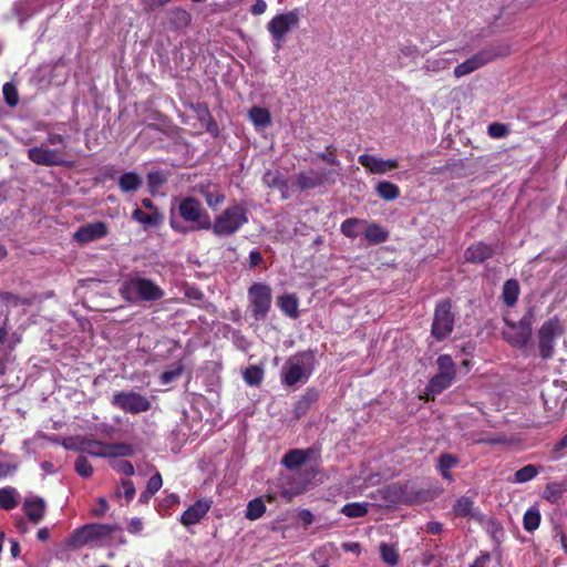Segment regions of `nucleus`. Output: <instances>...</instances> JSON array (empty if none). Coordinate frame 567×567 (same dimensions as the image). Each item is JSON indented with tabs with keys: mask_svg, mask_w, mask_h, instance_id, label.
Instances as JSON below:
<instances>
[{
	"mask_svg": "<svg viewBox=\"0 0 567 567\" xmlns=\"http://www.w3.org/2000/svg\"><path fill=\"white\" fill-rule=\"evenodd\" d=\"M340 512L349 518H360L368 514V504L357 502L348 503L341 508Z\"/></svg>",
	"mask_w": 567,
	"mask_h": 567,
	"instance_id": "a19ab883",
	"label": "nucleus"
},
{
	"mask_svg": "<svg viewBox=\"0 0 567 567\" xmlns=\"http://www.w3.org/2000/svg\"><path fill=\"white\" fill-rule=\"evenodd\" d=\"M134 449L128 443H107L106 457L132 456Z\"/></svg>",
	"mask_w": 567,
	"mask_h": 567,
	"instance_id": "4c0bfd02",
	"label": "nucleus"
},
{
	"mask_svg": "<svg viewBox=\"0 0 567 567\" xmlns=\"http://www.w3.org/2000/svg\"><path fill=\"white\" fill-rule=\"evenodd\" d=\"M0 301L4 302L6 305L13 306V307L21 306V305L29 306L32 303V299L25 298V297H20L18 295H14L9 291L0 292Z\"/></svg>",
	"mask_w": 567,
	"mask_h": 567,
	"instance_id": "a18cd8bd",
	"label": "nucleus"
},
{
	"mask_svg": "<svg viewBox=\"0 0 567 567\" xmlns=\"http://www.w3.org/2000/svg\"><path fill=\"white\" fill-rule=\"evenodd\" d=\"M540 512L537 507L528 508L523 517V527L526 532L533 533L540 525Z\"/></svg>",
	"mask_w": 567,
	"mask_h": 567,
	"instance_id": "e433bc0d",
	"label": "nucleus"
},
{
	"mask_svg": "<svg viewBox=\"0 0 567 567\" xmlns=\"http://www.w3.org/2000/svg\"><path fill=\"white\" fill-rule=\"evenodd\" d=\"M381 559L389 566H395L399 563V553L394 545L388 543L380 544Z\"/></svg>",
	"mask_w": 567,
	"mask_h": 567,
	"instance_id": "ea45409f",
	"label": "nucleus"
},
{
	"mask_svg": "<svg viewBox=\"0 0 567 567\" xmlns=\"http://www.w3.org/2000/svg\"><path fill=\"white\" fill-rule=\"evenodd\" d=\"M22 508L28 519L33 524H39L44 518L45 502L41 497L25 499Z\"/></svg>",
	"mask_w": 567,
	"mask_h": 567,
	"instance_id": "412c9836",
	"label": "nucleus"
},
{
	"mask_svg": "<svg viewBox=\"0 0 567 567\" xmlns=\"http://www.w3.org/2000/svg\"><path fill=\"white\" fill-rule=\"evenodd\" d=\"M461 460L457 455L451 453H442L437 457L436 471L441 477L449 484L455 481L452 470L458 466Z\"/></svg>",
	"mask_w": 567,
	"mask_h": 567,
	"instance_id": "aec40b11",
	"label": "nucleus"
},
{
	"mask_svg": "<svg viewBox=\"0 0 567 567\" xmlns=\"http://www.w3.org/2000/svg\"><path fill=\"white\" fill-rule=\"evenodd\" d=\"M66 152L62 150H52L44 145L34 146L28 150V158L41 166H66Z\"/></svg>",
	"mask_w": 567,
	"mask_h": 567,
	"instance_id": "4468645a",
	"label": "nucleus"
},
{
	"mask_svg": "<svg viewBox=\"0 0 567 567\" xmlns=\"http://www.w3.org/2000/svg\"><path fill=\"white\" fill-rule=\"evenodd\" d=\"M172 0H141L145 11L151 12L155 9L171 2Z\"/></svg>",
	"mask_w": 567,
	"mask_h": 567,
	"instance_id": "e2e57ef3",
	"label": "nucleus"
},
{
	"mask_svg": "<svg viewBox=\"0 0 567 567\" xmlns=\"http://www.w3.org/2000/svg\"><path fill=\"white\" fill-rule=\"evenodd\" d=\"M539 473V470L534 464H527L522 468L517 470L514 474V483H526L534 480Z\"/></svg>",
	"mask_w": 567,
	"mask_h": 567,
	"instance_id": "58836bf2",
	"label": "nucleus"
},
{
	"mask_svg": "<svg viewBox=\"0 0 567 567\" xmlns=\"http://www.w3.org/2000/svg\"><path fill=\"white\" fill-rule=\"evenodd\" d=\"M311 454H312V450H310V449L290 450L289 452H287L284 455V457L281 460V464L289 470H296V468L301 467L310 458Z\"/></svg>",
	"mask_w": 567,
	"mask_h": 567,
	"instance_id": "4be33fe9",
	"label": "nucleus"
},
{
	"mask_svg": "<svg viewBox=\"0 0 567 567\" xmlns=\"http://www.w3.org/2000/svg\"><path fill=\"white\" fill-rule=\"evenodd\" d=\"M267 10V3L265 0H256L255 3L250 8V13L252 16H261Z\"/></svg>",
	"mask_w": 567,
	"mask_h": 567,
	"instance_id": "69168bd1",
	"label": "nucleus"
},
{
	"mask_svg": "<svg viewBox=\"0 0 567 567\" xmlns=\"http://www.w3.org/2000/svg\"><path fill=\"white\" fill-rule=\"evenodd\" d=\"M184 371V365L182 363H177L173 369L166 370L162 372L159 380L162 384H169L176 379H178Z\"/></svg>",
	"mask_w": 567,
	"mask_h": 567,
	"instance_id": "de8ad7c7",
	"label": "nucleus"
},
{
	"mask_svg": "<svg viewBox=\"0 0 567 567\" xmlns=\"http://www.w3.org/2000/svg\"><path fill=\"white\" fill-rule=\"evenodd\" d=\"M315 363L316 357L312 350L296 353L286 361L281 372V382L287 386L306 382L315 369Z\"/></svg>",
	"mask_w": 567,
	"mask_h": 567,
	"instance_id": "7ed1b4c3",
	"label": "nucleus"
},
{
	"mask_svg": "<svg viewBox=\"0 0 567 567\" xmlns=\"http://www.w3.org/2000/svg\"><path fill=\"white\" fill-rule=\"evenodd\" d=\"M248 117L258 128H265L271 124L270 112L265 107L252 106L248 112Z\"/></svg>",
	"mask_w": 567,
	"mask_h": 567,
	"instance_id": "7c9ffc66",
	"label": "nucleus"
},
{
	"mask_svg": "<svg viewBox=\"0 0 567 567\" xmlns=\"http://www.w3.org/2000/svg\"><path fill=\"white\" fill-rule=\"evenodd\" d=\"M113 467L126 476H132L135 473L134 466L130 461H120Z\"/></svg>",
	"mask_w": 567,
	"mask_h": 567,
	"instance_id": "13d9d810",
	"label": "nucleus"
},
{
	"mask_svg": "<svg viewBox=\"0 0 567 567\" xmlns=\"http://www.w3.org/2000/svg\"><path fill=\"white\" fill-rule=\"evenodd\" d=\"M318 157L329 165L340 166V162L337 159V147L333 145H328L326 152L319 153Z\"/></svg>",
	"mask_w": 567,
	"mask_h": 567,
	"instance_id": "864d4df0",
	"label": "nucleus"
},
{
	"mask_svg": "<svg viewBox=\"0 0 567 567\" xmlns=\"http://www.w3.org/2000/svg\"><path fill=\"white\" fill-rule=\"evenodd\" d=\"M206 131L214 137H217L219 135V127H218V124L217 122L215 121V118L213 117L212 114H209L208 116H206V118L204 120V122H200Z\"/></svg>",
	"mask_w": 567,
	"mask_h": 567,
	"instance_id": "4d7b16f0",
	"label": "nucleus"
},
{
	"mask_svg": "<svg viewBox=\"0 0 567 567\" xmlns=\"http://www.w3.org/2000/svg\"><path fill=\"white\" fill-rule=\"evenodd\" d=\"M567 447V433L553 446L551 453L556 458L560 456L564 449Z\"/></svg>",
	"mask_w": 567,
	"mask_h": 567,
	"instance_id": "774afa93",
	"label": "nucleus"
},
{
	"mask_svg": "<svg viewBox=\"0 0 567 567\" xmlns=\"http://www.w3.org/2000/svg\"><path fill=\"white\" fill-rule=\"evenodd\" d=\"M358 162L368 169L371 174L382 175L391 169H395L399 166L398 159L389 158L382 159L374 155L361 154L358 157Z\"/></svg>",
	"mask_w": 567,
	"mask_h": 567,
	"instance_id": "a211bd4d",
	"label": "nucleus"
},
{
	"mask_svg": "<svg viewBox=\"0 0 567 567\" xmlns=\"http://www.w3.org/2000/svg\"><path fill=\"white\" fill-rule=\"evenodd\" d=\"M121 484L123 487L124 496L127 503H130L134 498L136 493L134 483L131 480H122Z\"/></svg>",
	"mask_w": 567,
	"mask_h": 567,
	"instance_id": "bf43d9fd",
	"label": "nucleus"
},
{
	"mask_svg": "<svg viewBox=\"0 0 567 567\" xmlns=\"http://www.w3.org/2000/svg\"><path fill=\"white\" fill-rule=\"evenodd\" d=\"M300 400L310 408L318 400V392L316 390L309 389Z\"/></svg>",
	"mask_w": 567,
	"mask_h": 567,
	"instance_id": "0e129e2a",
	"label": "nucleus"
},
{
	"mask_svg": "<svg viewBox=\"0 0 567 567\" xmlns=\"http://www.w3.org/2000/svg\"><path fill=\"white\" fill-rule=\"evenodd\" d=\"M142 183L141 176L135 172L124 173L118 178V187L124 193L136 192Z\"/></svg>",
	"mask_w": 567,
	"mask_h": 567,
	"instance_id": "c85d7f7f",
	"label": "nucleus"
},
{
	"mask_svg": "<svg viewBox=\"0 0 567 567\" xmlns=\"http://www.w3.org/2000/svg\"><path fill=\"white\" fill-rule=\"evenodd\" d=\"M520 292L519 284L516 279H508L504 282L501 298L508 308H513L518 300Z\"/></svg>",
	"mask_w": 567,
	"mask_h": 567,
	"instance_id": "a878e982",
	"label": "nucleus"
},
{
	"mask_svg": "<svg viewBox=\"0 0 567 567\" xmlns=\"http://www.w3.org/2000/svg\"><path fill=\"white\" fill-rule=\"evenodd\" d=\"M107 235V225L104 221H94L80 226L74 233L73 239L79 244H89Z\"/></svg>",
	"mask_w": 567,
	"mask_h": 567,
	"instance_id": "dca6fc26",
	"label": "nucleus"
},
{
	"mask_svg": "<svg viewBox=\"0 0 567 567\" xmlns=\"http://www.w3.org/2000/svg\"><path fill=\"white\" fill-rule=\"evenodd\" d=\"M192 107H193L194 112L196 113L199 122H204L206 116H208L210 114V111L206 103L199 102V103L193 104Z\"/></svg>",
	"mask_w": 567,
	"mask_h": 567,
	"instance_id": "680f3d73",
	"label": "nucleus"
},
{
	"mask_svg": "<svg viewBox=\"0 0 567 567\" xmlns=\"http://www.w3.org/2000/svg\"><path fill=\"white\" fill-rule=\"evenodd\" d=\"M300 13L298 9L274 16L267 23V31L272 41L274 51L284 48L287 35L299 25Z\"/></svg>",
	"mask_w": 567,
	"mask_h": 567,
	"instance_id": "423d86ee",
	"label": "nucleus"
},
{
	"mask_svg": "<svg viewBox=\"0 0 567 567\" xmlns=\"http://www.w3.org/2000/svg\"><path fill=\"white\" fill-rule=\"evenodd\" d=\"M210 509V502L206 499H198L190 505L181 516V523L184 526H192L200 522V519Z\"/></svg>",
	"mask_w": 567,
	"mask_h": 567,
	"instance_id": "6ab92c4d",
	"label": "nucleus"
},
{
	"mask_svg": "<svg viewBox=\"0 0 567 567\" xmlns=\"http://www.w3.org/2000/svg\"><path fill=\"white\" fill-rule=\"evenodd\" d=\"M363 236L370 245H379L389 239V231L378 223H368Z\"/></svg>",
	"mask_w": 567,
	"mask_h": 567,
	"instance_id": "b1692460",
	"label": "nucleus"
},
{
	"mask_svg": "<svg viewBox=\"0 0 567 567\" xmlns=\"http://www.w3.org/2000/svg\"><path fill=\"white\" fill-rule=\"evenodd\" d=\"M81 450L92 456L106 457L107 443L85 439L81 443Z\"/></svg>",
	"mask_w": 567,
	"mask_h": 567,
	"instance_id": "f704fd0d",
	"label": "nucleus"
},
{
	"mask_svg": "<svg viewBox=\"0 0 567 567\" xmlns=\"http://www.w3.org/2000/svg\"><path fill=\"white\" fill-rule=\"evenodd\" d=\"M249 308L256 320L266 319L272 302L271 288L262 282H254L248 289Z\"/></svg>",
	"mask_w": 567,
	"mask_h": 567,
	"instance_id": "f8f14e48",
	"label": "nucleus"
},
{
	"mask_svg": "<svg viewBox=\"0 0 567 567\" xmlns=\"http://www.w3.org/2000/svg\"><path fill=\"white\" fill-rule=\"evenodd\" d=\"M69 137L59 133L48 132L47 143L50 145H68Z\"/></svg>",
	"mask_w": 567,
	"mask_h": 567,
	"instance_id": "6e6d98bb",
	"label": "nucleus"
},
{
	"mask_svg": "<svg viewBox=\"0 0 567 567\" xmlns=\"http://www.w3.org/2000/svg\"><path fill=\"white\" fill-rule=\"evenodd\" d=\"M74 468H75V472L81 477H85L86 478V477H90L93 474V467L90 464V462L87 461V458L84 457V456H79L75 460Z\"/></svg>",
	"mask_w": 567,
	"mask_h": 567,
	"instance_id": "8fccbe9b",
	"label": "nucleus"
},
{
	"mask_svg": "<svg viewBox=\"0 0 567 567\" xmlns=\"http://www.w3.org/2000/svg\"><path fill=\"white\" fill-rule=\"evenodd\" d=\"M132 218L150 227H158L163 221V215L158 210L147 214L141 208H135L133 210Z\"/></svg>",
	"mask_w": 567,
	"mask_h": 567,
	"instance_id": "cd10ccee",
	"label": "nucleus"
},
{
	"mask_svg": "<svg viewBox=\"0 0 567 567\" xmlns=\"http://www.w3.org/2000/svg\"><path fill=\"white\" fill-rule=\"evenodd\" d=\"M205 200L206 205L216 210L220 205L224 204L226 195L221 186L212 181H203L198 183L194 188Z\"/></svg>",
	"mask_w": 567,
	"mask_h": 567,
	"instance_id": "2eb2a0df",
	"label": "nucleus"
},
{
	"mask_svg": "<svg viewBox=\"0 0 567 567\" xmlns=\"http://www.w3.org/2000/svg\"><path fill=\"white\" fill-rule=\"evenodd\" d=\"M111 403L114 408L131 414L147 412L152 408L151 401L135 391H117L113 394Z\"/></svg>",
	"mask_w": 567,
	"mask_h": 567,
	"instance_id": "ddd939ff",
	"label": "nucleus"
},
{
	"mask_svg": "<svg viewBox=\"0 0 567 567\" xmlns=\"http://www.w3.org/2000/svg\"><path fill=\"white\" fill-rule=\"evenodd\" d=\"M377 195L386 202L395 200L400 196V188L388 181H380L375 186Z\"/></svg>",
	"mask_w": 567,
	"mask_h": 567,
	"instance_id": "2f4dec72",
	"label": "nucleus"
},
{
	"mask_svg": "<svg viewBox=\"0 0 567 567\" xmlns=\"http://www.w3.org/2000/svg\"><path fill=\"white\" fill-rule=\"evenodd\" d=\"M266 511V505L261 498H254L247 505L246 517L250 520L260 518Z\"/></svg>",
	"mask_w": 567,
	"mask_h": 567,
	"instance_id": "37998d69",
	"label": "nucleus"
},
{
	"mask_svg": "<svg viewBox=\"0 0 567 567\" xmlns=\"http://www.w3.org/2000/svg\"><path fill=\"white\" fill-rule=\"evenodd\" d=\"M491 554L487 550H482L480 555L474 559L470 567H487L491 561Z\"/></svg>",
	"mask_w": 567,
	"mask_h": 567,
	"instance_id": "052dcab7",
	"label": "nucleus"
},
{
	"mask_svg": "<svg viewBox=\"0 0 567 567\" xmlns=\"http://www.w3.org/2000/svg\"><path fill=\"white\" fill-rule=\"evenodd\" d=\"M19 493L14 487L7 486L0 488V508L11 511L18 506Z\"/></svg>",
	"mask_w": 567,
	"mask_h": 567,
	"instance_id": "72a5a7b5",
	"label": "nucleus"
},
{
	"mask_svg": "<svg viewBox=\"0 0 567 567\" xmlns=\"http://www.w3.org/2000/svg\"><path fill=\"white\" fill-rule=\"evenodd\" d=\"M192 21L188 11L183 8L176 7L167 12L168 28L173 31H178L187 28Z\"/></svg>",
	"mask_w": 567,
	"mask_h": 567,
	"instance_id": "5701e85b",
	"label": "nucleus"
},
{
	"mask_svg": "<svg viewBox=\"0 0 567 567\" xmlns=\"http://www.w3.org/2000/svg\"><path fill=\"white\" fill-rule=\"evenodd\" d=\"M2 92L4 101L10 107H14L19 103V94L14 84L11 82L4 83Z\"/></svg>",
	"mask_w": 567,
	"mask_h": 567,
	"instance_id": "49530a36",
	"label": "nucleus"
},
{
	"mask_svg": "<svg viewBox=\"0 0 567 567\" xmlns=\"http://www.w3.org/2000/svg\"><path fill=\"white\" fill-rule=\"evenodd\" d=\"M487 133L493 138H503L508 135L509 130L507 125L494 122L487 126Z\"/></svg>",
	"mask_w": 567,
	"mask_h": 567,
	"instance_id": "3c124183",
	"label": "nucleus"
},
{
	"mask_svg": "<svg viewBox=\"0 0 567 567\" xmlns=\"http://www.w3.org/2000/svg\"><path fill=\"white\" fill-rule=\"evenodd\" d=\"M361 224H367V220L355 217L347 218L342 221L340 230L346 237L354 239L359 235L358 226Z\"/></svg>",
	"mask_w": 567,
	"mask_h": 567,
	"instance_id": "79ce46f5",
	"label": "nucleus"
},
{
	"mask_svg": "<svg viewBox=\"0 0 567 567\" xmlns=\"http://www.w3.org/2000/svg\"><path fill=\"white\" fill-rule=\"evenodd\" d=\"M120 529L116 524H86L74 530L70 538V545L74 548H81L90 543L106 539Z\"/></svg>",
	"mask_w": 567,
	"mask_h": 567,
	"instance_id": "6e6552de",
	"label": "nucleus"
},
{
	"mask_svg": "<svg viewBox=\"0 0 567 567\" xmlns=\"http://www.w3.org/2000/svg\"><path fill=\"white\" fill-rule=\"evenodd\" d=\"M533 310L530 309L518 322H506L503 331L504 339L514 348L524 349L532 337Z\"/></svg>",
	"mask_w": 567,
	"mask_h": 567,
	"instance_id": "9b49d317",
	"label": "nucleus"
},
{
	"mask_svg": "<svg viewBox=\"0 0 567 567\" xmlns=\"http://www.w3.org/2000/svg\"><path fill=\"white\" fill-rule=\"evenodd\" d=\"M406 485L401 483H394L388 487V495L392 501L408 502V497L404 495Z\"/></svg>",
	"mask_w": 567,
	"mask_h": 567,
	"instance_id": "09e8293b",
	"label": "nucleus"
},
{
	"mask_svg": "<svg viewBox=\"0 0 567 567\" xmlns=\"http://www.w3.org/2000/svg\"><path fill=\"white\" fill-rule=\"evenodd\" d=\"M264 379V370L257 365H250L244 371V380L249 385H259Z\"/></svg>",
	"mask_w": 567,
	"mask_h": 567,
	"instance_id": "c03bdc74",
	"label": "nucleus"
},
{
	"mask_svg": "<svg viewBox=\"0 0 567 567\" xmlns=\"http://www.w3.org/2000/svg\"><path fill=\"white\" fill-rule=\"evenodd\" d=\"M262 182L269 188H287V181L279 171L268 169L262 176Z\"/></svg>",
	"mask_w": 567,
	"mask_h": 567,
	"instance_id": "c9c22d12",
	"label": "nucleus"
},
{
	"mask_svg": "<svg viewBox=\"0 0 567 567\" xmlns=\"http://www.w3.org/2000/svg\"><path fill=\"white\" fill-rule=\"evenodd\" d=\"M509 52H511V48L507 44L506 45H501V47H497V48L483 49L480 52H477L476 54L472 55L466 61L457 64L454 68V75L456 78L465 76V75L476 71L477 69L482 68L483 65H485L486 63L493 61L494 59H496L498 56H506V55H508Z\"/></svg>",
	"mask_w": 567,
	"mask_h": 567,
	"instance_id": "1a4fd4ad",
	"label": "nucleus"
},
{
	"mask_svg": "<svg viewBox=\"0 0 567 567\" xmlns=\"http://www.w3.org/2000/svg\"><path fill=\"white\" fill-rule=\"evenodd\" d=\"M496 255V245L486 244L478 240L471 244L464 251V260L470 264L478 265L493 258Z\"/></svg>",
	"mask_w": 567,
	"mask_h": 567,
	"instance_id": "f3484780",
	"label": "nucleus"
},
{
	"mask_svg": "<svg viewBox=\"0 0 567 567\" xmlns=\"http://www.w3.org/2000/svg\"><path fill=\"white\" fill-rule=\"evenodd\" d=\"M298 306L299 301L296 295L286 293L278 298V307L286 316L290 318L296 319L299 317Z\"/></svg>",
	"mask_w": 567,
	"mask_h": 567,
	"instance_id": "bb28decb",
	"label": "nucleus"
},
{
	"mask_svg": "<svg viewBox=\"0 0 567 567\" xmlns=\"http://www.w3.org/2000/svg\"><path fill=\"white\" fill-rule=\"evenodd\" d=\"M564 327L558 317L546 320L537 332L538 349L542 359L549 360L554 355L555 343L564 334Z\"/></svg>",
	"mask_w": 567,
	"mask_h": 567,
	"instance_id": "9d476101",
	"label": "nucleus"
},
{
	"mask_svg": "<svg viewBox=\"0 0 567 567\" xmlns=\"http://www.w3.org/2000/svg\"><path fill=\"white\" fill-rule=\"evenodd\" d=\"M566 486L561 483L551 482L546 484L542 497L550 504H557L563 498Z\"/></svg>",
	"mask_w": 567,
	"mask_h": 567,
	"instance_id": "473e14b6",
	"label": "nucleus"
},
{
	"mask_svg": "<svg viewBox=\"0 0 567 567\" xmlns=\"http://www.w3.org/2000/svg\"><path fill=\"white\" fill-rule=\"evenodd\" d=\"M164 183H166V176L162 172H150L147 174V184L152 193H154Z\"/></svg>",
	"mask_w": 567,
	"mask_h": 567,
	"instance_id": "603ef678",
	"label": "nucleus"
},
{
	"mask_svg": "<svg viewBox=\"0 0 567 567\" xmlns=\"http://www.w3.org/2000/svg\"><path fill=\"white\" fill-rule=\"evenodd\" d=\"M454 326L455 312L451 299L439 301L434 308L431 336L436 341H444L452 334Z\"/></svg>",
	"mask_w": 567,
	"mask_h": 567,
	"instance_id": "0eeeda50",
	"label": "nucleus"
},
{
	"mask_svg": "<svg viewBox=\"0 0 567 567\" xmlns=\"http://www.w3.org/2000/svg\"><path fill=\"white\" fill-rule=\"evenodd\" d=\"M323 184V178L315 171L302 172L297 175L295 185L300 190L313 189Z\"/></svg>",
	"mask_w": 567,
	"mask_h": 567,
	"instance_id": "393cba45",
	"label": "nucleus"
},
{
	"mask_svg": "<svg viewBox=\"0 0 567 567\" xmlns=\"http://www.w3.org/2000/svg\"><path fill=\"white\" fill-rule=\"evenodd\" d=\"M179 217L189 226L186 227L175 219H171L169 225L172 229L179 234L188 231H199L210 229V216L203 207L202 203L193 197L186 196L182 198L177 206Z\"/></svg>",
	"mask_w": 567,
	"mask_h": 567,
	"instance_id": "f257e3e1",
	"label": "nucleus"
},
{
	"mask_svg": "<svg viewBox=\"0 0 567 567\" xmlns=\"http://www.w3.org/2000/svg\"><path fill=\"white\" fill-rule=\"evenodd\" d=\"M17 470V466L7 462H0V478L12 475Z\"/></svg>",
	"mask_w": 567,
	"mask_h": 567,
	"instance_id": "338daca9",
	"label": "nucleus"
},
{
	"mask_svg": "<svg viewBox=\"0 0 567 567\" xmlns=\"http://www.w3.org/2000/svg\"><path fill=\"white\" fill-rule=\"evenodd\" d=\"M249 220V210L244 203H233L210 220L212 233L216 237H230L237 234Z\"/></svg>",
	"mask_w": 567,
	"mask_h": 567,
	"instance_id": "f03ea898",
	"label": "nucleus"
},
{
	"mask_svg": "<svg viewBox=\"0 0 567 567\" xmlns=\"http://www.w3.org/2000/svg\"><path fill=\"white\" fill-rule=\"evenodd\" d=\"M437 372L429 380L424 400L433 401L435 396L449 389L456 379V364L450 354H441L436 359Z\"/></svg>",
	"mask_w": 567,
	"mask_h": 567,
	"instance_id": "20e7f679",
	"label": "nucleus"
},
{
	"mask_svg": "<svg viewBox=\"0 0 567 567\" xmlns=\"http://www.w3.org/2000/svg\"><path fill=\"white\" fill-rule=\"evenodd\" d=\"M163 486V478L158 471H156L147 481L146 489L156 494Z\"/></svg>",
	"mask_w": 567,
	"mask_h": 567,
	"instance_id": "5fc2aeb1",
	"label": "nucleus"
},
{
	"mask_svg": "<svg viewBox=\"0 0 567 567\" xmlns=\"http://www.w3.org/2000/svg\"><path fill=\"white\" fill-rule=\"evenodd\" d=\"M121 296L126 301H157L164 297V290L153 280L142 277H131L121 287Z\"/></svg>",
	"mask_w": 567,
	"mask_h": 567,
	"instance_id": "39448f33",
	"label": "nucleus"
},
{
	"mask_svg": "<svg viewBox=\"0 0 567 567\" xmlns=\"http://www.w3.org/2000/svg\"><path fill=\"white\" fill-rule=\"evenodd\" d=\"M474 499L470 496L463 495L458 497L453 505V513L456 517L470 518L473 517Z\"/></svg>",
	"mask_w": 567,
	"mask_h": 567,
	"instance_id": "c756f323",
	"label": "nucleus"
}]
</instances>
